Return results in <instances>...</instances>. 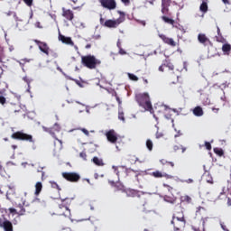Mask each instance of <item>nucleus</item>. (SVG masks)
Returning a JSON list of instances; mask_svg holds the SVG:
<instances>
[{
  "label": "nucleus",
  "mask_w": 231,
  "mask_h": 231,
  "mask_svg": "<svg viewBox=\"0 0 231 231\" xmlns=\"http://www.w3.org/2000/svg\"><path fill=\"white\" fill-rule=\"evenodd\" d=\"M135 98L140 107H143L144 111H149L152 115L154 114V109L152 108V103H151L149 93L137 94Z\"/></svg>",
  "instance_id": "f257e3e1"
},
{
  "label": "nucleus",
  "mask_w": 231,
  "mask_h": 231,
  "mask_svg": "<svg viewBox=\"0 0 231 231\" xmlns=\"http://www.w3.org/2000/svg\"><path fill=\"white\" fill-rule=\"evenodd\" d=\"M81 62L86 68H88V69H95L97 64H100V60H97L93 55L82 56Z\"/></svg>",
  "instance_id": "f03ea898"
},
{
  "label": "nucleus",
  "mask_w": 231,
  "mask_h": 231,
  "mask_svg": "<svg viewBox=\"0 0 231 231\" xmlns=\"http://www.w3.org/2000/svg\"><path fill=\"white\" fill-rule=\"evenodd\" d=\"M11 138L14 140H22L23 142H30L31 143H35L33 136H32V134H24L23 131L14 133L11 135Z\"/></svg>",
  "instance_id": "7ed1b4c3"
},
{
  "label": "nucleus",
  "mask_w": 231,
  "mask_h": 231,
  "mask_svg": "<svg viewBox=\"0 0 231 231\" xmlns=\"http://www.w3.org/2000/svg\"><path fill=\"white\" fill-rule=\"evenodd\" d=\"M42 129L45 133H50L51 136H52V138H54L55 140H58L60 142V145H62V141L59 140L57 138V135H55V133H60V125L56 123V124H54L53 127H51V128L42 126Z\"/></svg>",
  "instance_id": "20e7f679"
},
{
  "label": "nucleus",
  "mask_w": 231,
  "mask_h": 231,
  "mask_svg": "<svg viewBox=\"0 0 231 231\" xmlns=\"http://www.w3.org/2000/svg\"><path fill=\"white\" fill-rule=\"evenodd\" d=\"M124 21H125L124 16H121L116 20H106L103 26H106V28H118V26H120Z\"/></svg>",
  "instance_id": "39448f33"
},
{
  "label": "nucleus",
  "mask_w": 231,
  "mask_h": 231,
  "mask_svg": "<svg viewBox=\"0 0 231 231\" xmlns=\"http://www.w3.org/2000/svg\"><path fill=\"white\" fill-rule=\"evenodd\" d=\"M102 8L106 10H115L116 8V1L115 0H99Z\"/></svg>",
  "instance_id": "423d86ee"
},
{
  "label": "nucleus",
  "mask_w": 231,
  "mask_h": 231,
  "mask_svg": "<svg viewBox=\"0 0 231 231\" xmlns=\"http://www.w3.org/2000/svg\"><path fill=\"white\" fill-rule=\"evenodd\" d=\"M62 176L68 181H79L80 180V175L75 172H63Z\"/></svg>",
  "instance_id": "0eeeda50"
},
{
  "label": "nucleus",
  "mask_w": 231,
  "mask_h": 231,
  "mask_svg": "<svg viewBox=\"0 0 231 231\" xmlns=\"http://www.w3.org/2000/svg\"><path fill=\"white\" fill-rule=\"evenodd\" d=\"M106 136L110 143H116V141L118 140V134L115 130H109L106 132Z\"/></svg>",
  "instance_id": "6e6552de"
},
{
  "label": "nucleus",
  "mask_w": 231,
  "mask_h": 231,
  "mask_svg": "<svg viewBox=\"0 0 231 231\" xmlns=\"http://www.w3.org/2000/svg\"><path fill=\"white\" fill-rule=\"evenodd\" d=\"M34 42H36V44H38L39 50H41L42 51V53H45V55H49L50 48H48V44H46L42 42L37 41V40H35Z\"/></svg>",
  "instance_id": "1a4fd4ad"
},
{
  "label": "nucleus",
  "mask_w": 231,
  "mask_h": 231,
  "mask_svg": "<svg viewBox=\"0 0 231 231\" xmlns=\"http://www.w3.org/2000/svg\"><path fill=\"white\" fill-rule=\"evenodd\" d=\"M169 6H171V0H162V14L164 15L169 14Z\"/></svg>",
  "instance_id": "9d476101"
},
{
  "label": "nucleus",
  "mask_w": 231,
  "mask_h": 231,
  "mask_svg": "<svg viewBox=\"0 0 231 231\" xmlns=\"http://www.w3.org/2000/svg\"><path fill=\"white\" fill-rule=\"evenodd\" d=\"M160 39L165 42V44H169L170 46H176V42L172 38H168L165 34H159Z\"/></svg>",
  "instance_id": "9b49d317"
},
{
  "label": "nucleus",
  "mask_w": 231,
  "mask_h": 231,
  "mask_svg": "<svg viewBox=\"0 0 231 231\" xmlns=\"http://www.w3.org/2000/svg\"><path fill=\"white\" fill-rule=\"evenodd\" d=\"M62 12H63L62 13L63 17H66L68 21H73V17H74L73 11L68 10L63 7Z\"/></svg>",
  "instance_id": "f8f14e48"
},
{
  "label": "nucleus",
  "mask_w": 231,
  "mask_h": 231,
  "mask_svg": "<svg viewBox=\"0 0 231 231\" xmlns=\"http://www.w3.org/2000/svg\"><path fill=\"white\" fill-rule=\"evenodd\" d=\"M59 41H61V42H63V44H69V46H73V44H74L71 38L66 37L62 34L59 35Z\"/></svg>",
  "instance_id": "ddd939ff"
},
{
  "label": "nucleus",
  "mask_w": 231,
  "mask_h": 231,
  "mask_svg": "<svg viewBox=\"0 0 231 231\" xmlns=\"http://www.w3.org/2000/svg\"><path fill=\"white\" fill-rule=\"evenodd\" d=\"M162 107H164V111H167L168 113L173 111V113H176L177 116H180L181 115L182 108H170L169 106H167V105H162Z\"/></svg>",
  "instance_id": "4468645a"
},
{
  "label": "nucleus",
  "mask_w": 231,
  "mask_h": 231,
  "mask_svg": "<svg viewBox=\"0 0 231 231\" xmlns=\"http://www.w3.org/2000/svg\"><path fill=\"white\" fill-rule=\"evenodd\" d=\"M125 192L127 198H135V196H140L138 195V191L136 189H126Z\"/></svg>",
  "instance_id": "2eb2a0df"
},
{
  "label": "nucleus",
  "mask_w": 231,
  "mask_h": 231,
  "mask_svg": "<svg viewBox=\"0 0 231 231\" xmlns=\"http://www.w3.org/2000/svg\"><path fill=\"white\" fill-rule=\"evenodd\" d=\"M198 41H199V42H200V44H207V42H208V39L207 35H205L203 33H199L198 35Z\"/></svg>",
  "instance_id": "dca6fc26"
},
{
  "label": "nucleus",
  "mask_w": 231,
  "mask_h": 231,
  "mask_svg": "<svg viewBox=\"0 0 231 231\" xmlns=\"http://www.w3.org/2000/svg\"><path fill=\"white\" fill-rule=\"evenodd\" d=\"M222 51L224 53V55H230V51H231V45L228 43H225L222 46Z\"/></svg>",
  "instance_id": "f3484780"
},
{
  "label": "nucleus",
  "mask_w": 231,
  "mask_h": 231,
  "mask_svg": "<svg viewBox=\"0 0 231 231\" xmlns=\"http://www.w3.org/2000/svg\"><path fill=\"white\" fill-rule=\"evenodd\" d=\"M193 115L195 116H203V108H201V106H196L193 109Z\"/></svg>",
  "instance_id": "a211bd4d"
},
{
  "label": "nucleus",
  "mask_w": 231,
  "mask_h": 231,
  "mask_svg": "<svg viewBox=\"0 0 231 231\" xmlns=\"http://www.w3.org/2000/svg\"><path fill=\"white\" fill-rule=\"evenodd\" d=\"M92 162L95 165H97V167H104V161L98 157H94Z\"/></svg>",
  "instance_id": "6ab92c4d"
},
{
  "label": "nucleus",
  "mask_w": 231,
  "mask_h": 231,
  "mask_svg": "<svg viewBox=\"0 0 231 231\" xmlns=\"http://www.w3.org/2000/svg\"><path fill=\"white\" fill-rule=\"evenodd\" d=\"M42 190V182H37L35 184V196H39L41 194V191Z\"/></svg>",
  "instance_id": "aec40b11"
},
{
  "label": "nucleus",
  "mask_w": 231,
  "mask_h": 231,
  "mask_svg": "<svg viewBox=\"0 0 231 231\" xmlns=\"http://www.w3.org/2000/svg\"><path fill=\"white\" fill-rule=\"evenodd\" d=\"M163 199L166 201V203H171V205L176 203V197L164 196Z\"/></svg>",
  "instance_id": "412c9836"
},
{
  "label": "nucleus",
  "mask_w": 231,
  "mask_h": 231,
  "mask_svg": "<svg viewBox=\"0 0 231 231\" xmlns=\"http://www.w3.org/2000/svg\"><path fill=\"white\" fill-rule=\"evenodd\" d=\"M200 12H203V14H207L208 12V5L207 2L203 1L199 7Z\"/></svg>",
  "instance_id": "4be33fe9"
},
{
  "label": "nucleus",
  "mask_w": 231,
  "mask_h": 231,
  "mask_svg": "<svg viewBox=\"0 0 231 231\" xmlns=\"http://www.w3.org/2000/svg\"><path fill=\"white\" fill-rule=\"evenodd\" d=\"M115 188H116V190H120L121 192H125V189H126L125 187H124L123 184L120 182H116Z\"/></svg>",
  "instance_id": "5701e85b"
},
{
  "label": "nucleus",
  "mask_w": 231,
  "mask_h": 231,
  "mask_svg": "<svg viewBox=\"0 0 231 231\" xmlns=\"http://www.w3.org/2000/svg\"><path fill=\"white\" fill-rule=\"evenodd\" d=\"M151 176H153V178H163V173H162V171H156L151 173Z\"/></svg>",
  "instance_id": "b1692460"
},
{
  "label": "nucleus",
  "mask_w": 231,
  "mask_h": 231,
  "mask_svg": "<svg viewBox=\"0 0 231 231\" xmlns=\"http://www.w3.org/2000/svg\"><path fill=\"white\" fill-rule=\"evenodd\" d=\"M174 219H177L180 223H182V225L185 226V218L183 217V216L177 217H173V220H171V225H174Z\"/></svg>",
  "instance_id": "393cba45"
},
{
  "label": "nucleus",
  "mask_w": 231,
  "mask_h": 231,
  "mask_svg": "<svg viewBox=\"0 0 231 231\" xmlns=\"http://www.w3.org/2000/svg\"><path fill=\"white\" fill-rule=\"evenodd\" d=\"M162 21H164V23H167V24H174V20L167 17V16H162Z\"/></svg>",
  "instance_id": "a878e982"
},
{
  "label": "nucleus",
  "mask_w": 231,
  "mask_h": 231,
  "mask_svg": "<svg viewBox=\"0 0 231 231\" xmlns=\"http://www.w3.org/2000/svg\"><path fill=\"white\" fill-rule=\"evenodd\" d=\"M127 76H128V79H130L134 82H138V78L136 75H134L133 73H127Z\"/></svg>",
  "instance_id": "bb28decb"
},
{
  "label": "nucleus",
  "mask_w": 231,
  "mask_h": 231,
  "mask_svg": "<svg viewBox=\"0 0 231 231\" xmlns=\"http://www.w3.org/2000/svg\"><path fill=\"white\" fill-rule=\"evenodd\" d=\"M118 118L119 120H122V122H125V117H124V110H122V108H119Z\"/></svg>",
  "instance_id": "cd10ccee"
},
{
  "label": "nucleus",
  "mask_w": 231,
  "mask_h": 231,
  "mask_svg": "<svg viewBox=\"0 0 231 231\" xmlns=\"http://www.w3.org/2000/svg\"><path fill=\"white\" fill-rule=\"evenodd\" d=\"M180 201H186L187 203H190V201H192V199L189 195H186L180 198Z\"/></svg>",
  "instance_id": "c85d7f7f"
},
{
  "label": "nucleus",
  "mask_w": 231,
  "mask_h": 231,
  "mask_svg": "<svg viewBox=\"0 0 231 231\" xmlns=\"http://www.w3.org/2000/svg\"><path fill=\"white\" fill-rule=\"evenodd\" d=\"M146 147L149 151H152V141H151L150 139H148L146 141Z\"/></svg>",
  "instance_id": "c756f323"
},
{
  "label": "nucleus",
  "mask_w": 231,
  "mask_h": 231,
  "mask_svg": "<svg viewBox=\"0 0 231 231\" xmlns=\"http://www.w3.org/2000/svg\"><path fill=\"white\" fill-rule=\"evenodd\" d=\"M52 189H58L59 190H60V187H59V184H57V182L55 181H50Z\"/></svg>",
  "instance_id": "7c9ffc66"
},
{
  "label": "nucleus",
  "mask_w": 231,
  "mask_h": 231,
  "mask_svg": "<svg viewBox=\"0 0 231 231\" xmlns=\"http://www.w3.org/2000/svg\"><path fill=\"white\" fill-rule=\"evenodd\" d=\"M214 152H216V154H218V156H223V150H219L217 148H215Z\"/></svg>",
  "instance_id": "2f4dec72"
},
{
  "label": "nucleus",
  "mask_w": 231,
  "mask_h": 231,
  "mask_svg": "<svg viewBox=\"0 0 231 231\" xmlns=\"http://www.w3.org/2000/svg\"><path fill=\"white\" fill-rule=\"evenodd\" d=\"M207 183H214L213 180H212V176H210L209 173H208V178L206 179Z\"/></svg>",
  "instance_id": "473e14b6"
},
{
  "label": "nucleus",
  "mask_w": 231,
  "mask_h": 231,
  "mask_svg": "<svg viewBox=\"0 0 231 231\" xmlns=\"http://www.w3.org/2000/svg\"><path fill=\"white\" fill-rule=\"evenodd\" d=\"M79 131H81L86 136H89V131L86 128H79Z\"/></svg>",
  "instance_id": "72a5a7b5"
},
{
  "label": "nucleus",
  "mask_w": 231,
  "mask_h": 231,
  "mask_svg": "<svg viewBox=\"0 0 231 231\" xmlns=\"http://www.w3.org/2000/svg\"><path fill=\"white\" fill-rule=\"evenodd\" d=\"M23 80L24 82H26L28 88H30V84H31L32 80H30V79H28V77H26V76L23 78Z\"/></svg>",
  "instance_id": "f704fd0d"
},
{
  "label": "nucleus",
  "mask_w": 231,
  "mask_h": 231,
  "mask_svg": "<svg viewBox=\"0 0 231 231\" xmlns=\"http://www.w3.org/2000/svg\"><path fill=\"white\" fill-rule=\"evenodd\" d=\"M116 100L119 105V109H122V99L118 96L116 97Z\"/></svg>",
  "instance_id": "c9c22d12"
},
{
  "label": "nucleus",
  "mask_w": 231,
  "mask_h": 231,
  "mask_svg": "<svg viewBox=\"0 0 231 231\" xmlns=\"http://www.w3.org/2000/svg\"><path fill=\"white\" fill-rule=\"evenodd\" d=\"M23 3H25L27 6H32V5H33V0H23Z\"/></svg>",
  "instance_id": "e433bc0d"
},
{
  "label": "nucleus",
  "mask_w": 231,
  "mask_h": 231,
  "mask_svg": "<svg viewBox=\"0 0 231 231\" xmlns=\"http://www.w3.org/2000/svg\"><path fill=\"white\" fill-rule=\"evenodd\" d=\"M219 223H220V226H221L222 230L230 231V230H228V228H226V226H225V223H223L222 221H220Z\"/></svg>",
  "instance_id": "4c0bfd02"
},
{
  "label": "nucleus",
  "mask_w": 231,
  "mask_h": 231,
  "mask_svg": "<svg viewBox=\"0 0 231 231\" xmlns=\"http://www.w3.org/2000/svg\"><path fill=\"white\" fill-rule=\"evenodd\" d=\"M79 156H80V158H82V160H87V158H88V155L85 153V152H81L80 153H79Z\"/></svg>",
  "instance_id": "58836bf2"
},
{
  "label": "nucleus",
  "mask_w": 231,
  "mask_h": 231,
  "mask_svg": "<svg viewBox=\"0 0 231 231\" xmlns=\"http://www.w3.org/2000/svg\"><path fill=\"white\" fill-rule=\"evenodd\" d=\"M205 147L208 151H210V149H212V145L208 142H205Z\"/></svg>",
  "instance_id": "ea45409f"
},
{
  "label": "nucleus",
  "mask_w": 231,
  "mask_h": 231,
  "mask_svg": "<svg viewBox=\"0 0 231 231\" xmlns=\"http://www.w3.org/2000/svg\"><path fill=\"white\" fill-rule=\"evenodd\" d=\"M112 169H114L116 176H120V171H118V166H112Z\"/></svg>",
  "instance_id": "a19ab883"
},
{
  "label": "nucleus",
  "mask_w": 231,
  "mask_h": 231,
  "mask_svg": "<svg viewBox=\"0 0 231 231\" xmlns=\"http://www.w3.org/2000/svg\"><path fill=\"white\" fill-rule=\"evenodd\" d=\"M204 106H210V99L208 97H206V99L203 101Z\"/></svg>",
  "instance_id": "79ce46f5"
},
{
  "label": "nucleus",
  "mask_w": 231,
  "mask_h": 231,
  "mask_svg": "<svg viewBox=\"0 0 231 231\" xmlns=\"http://www.w3.org/2000/svg\"><path fill=\"white\" fill-rule=\"evenodd\" d=\"M6 103V98L3 96H0V104L5 105Z\"/></svg>",
  "instance_id": "37998d69"
},
{
  "label": "nucleus",
  "mask_w": 231,
  "mask_h": 231,
  "mask_svg": "<svg viewBox=\"0 0 231 231\" xmlns=\"http://www.w3.org/2000/svg\"><path fill=\"white\" fill-rule=\"evenodd\" d=\"M169 113H171V112L166 111V114L164 115V117L166 118V120H171V116Z\"/></svg>",
  "instance_id": "c03bdc74"
},
{
  "label": "nucleus",
  "mask_w": 231,
  "mask_h": 231,
  "mask_svg": "<svg viewBox=\"0 0 231 231\" xmlns=\"http://www.w3.org/2000/svg\"><path fill=\"white\" fill-rule=\"evenodd\" d=\"M34 26H35V28L42 29V25L41 24V22H36V23H34Z\"/></svg>",
  "instance_id": "a18cd8bd"
},
{
  "label": "nucleus",
  "mask_w": 231,
  "mask_h": 231,
  "mask_svg": "<svg viewBox=\"0 0 231 231\" xmlns=\"http://www.w3.org/2000/svg\"><path fill=\"white\" fill-rule=\"evenodd\" d=\"M119 54H120V55H126L127 52H126L124 49L120 48V49H119Z\"/></svg>",
  "instance_id": "49530a36"
},
{
  "label": "nucleus",
  "mask_w": 231,
  "mask_h": 231,
  "mask_svg": "<svg viewBox=\"0 0 231 231\" xmlns=\"http://www.w3.org/2000/svg\"><path fill=\"white\" fill-rule=\"evenodd\" d=\"M201 210H205V208H203V207L197 208L196 214H199V212H201Z\"/></svg>",
  "instance_id": "de8ad7c7"
},
{
  "label": "nucleus",
  "mask_w": 231,
  "mask_h": 231,
  "mask_svg": "<svg viewBox=\"0 0 231 231\" xmlns=\"http://www.w3.org/2000/svg\"><path fill=\"white\" fill-rule=\"evenodd\" d=\"M163 178H167V180H172V175L163 173Z\"/></svg>",
  "instance_id": "09e8293b"
},
{
  "label": "nucleus",
  "mask_w": 231,
  "mask_h": 231,
  "mask_svg": "<svg viewBox=\"0 0 231 231\" xmlns=\"http://www.w3.org/2000/svg\"><path fill=\"white\" fill-rule=\"evenodd\" d=\"M139 24H142L143 26H145L146 23L143 20H136Z\"/></svg>",
  "instance_id": "8fccbe9b"
},
{
  "label": "nucleus",
  "mask_w": 231,
  "mask_h": 231,
  "mask_svg": "<svg viewBox=\"0 0 231 231\" xmlns=\"http://www.w3.org/2000/svg\"><path fill=\"white\" fill-rule=\"evenodd\" d=\"M167 68L172 71V69H174V65H172V63H168Z\"/></svg>",
  "instance_id": "3c124183"
},
{
  "label": "nucleus",
  "mask_w": 231,
  "mask_h": 231,
  "mask_svg": "<svg viewBox=\"0 0 231 231\" xmlns=\"http://www.w3.org/2000/svg\"><path fill=\"white\" fill-rule=\"evenodd\" d=\"M16 62H18V64H20L23 71H24V63L21 62L20 60H16Z\"/></svg>",
  "instance_id": "603ef678"
},
{
  "label": "nucleus",
  "mask_w": 231,
  "mask_h": 231,
  "mask_svg": "<svg viewBox=\"0 0 231 231\" xmlns=\"http://www.w3.org/2000/svg\"><path fill=\"white\" fill-rule=\"evenodd\" d=\"M0 212H1V214H8V209H6V208H0Z\"/></svg>",
  "instance_id": "864d4df0"
},
{
  "label": "nucleus",
  "mask_w": 231,
  "mask_h": 231,
  "mask_svg": "<svg viewBox=\"0 0 231 231\" xmlns=\"http://www.w3.org/2000/svg\"><path fill=\"white\" fill-rule=\"evenodd\" d=\"M183 134H181V131H178L177 134H175V138H178L181 136Z\"/></svg>",
  "instance_id": "5fc2aeb1"
},
{
  "label": "nucleus",
  "mask_w": 231,
  "mask_h": 231,
  "mask_svg": "<svg viewBox=\"0 0 231 231\" xmlns=\"http://www.w3.org/2000/svg\"><path fill=\"white\" fill-rule=\"evenodd\" d=\"M8 210H9L10 214H14V212H16L15 208H10Z\"/></svg>",
  "instance_id": "6e6d98bb"
},
{
  "label": "nucleus",
  "mask_w": 231,
  "mask_h": 231,
  "mask_svg": "<svg viewBox=\"0 0 231 231\" xmlns=\"http://www.w3.org/2000/svg\"><path fill=\"white\" fill-rule=\"evenodd\" d=\"M14 18L16 21V23H17V21H23V20H20L19 17H17V14H15V13H14Z\"/></svg>",
  "instance_id": "4d7b16f0"
},
{
  "label": "nucleus",
  "mask_w": 231,
  "mask_h": 231,
  "mask_svg": "<svg viewBox=\"0 0 231 231\" xmlns=\"http://www.w3.org/2000/svg\"><path fill=\"white\" fill-rule=\"evenodd\" d=\"M220 100H222V102H226V96L223 95V96L220 97Z\"/></svg>",
  "instance_id": "13d9d810"
},
{
  "label": "nucleus",
  "mask_w": 231,
  "mask_h": 231,
  "mask_svg": "<svg viewBox=\"0 0 231 231\" xmlns=\"http://www.w3.org/2000/svg\"><path fill=\"white\" fill-rule=\"evenodd\" d=\"M109 183L111 184L112 187H116V182L115 180H109Z\"/></svg>",
  "instance_id": "bf43d9fd"
},
{
  "label": "nucleus",
  "mask_w": 231,
  "mask_h": 231,
  "mask_svg": "<svg viewBox=\"0 0 231 231\" xmlns=\"http://www.w3.org/2000/svg\"><path fill=\"white\" fill-rule=\"evenodd\" d=\"M187 66H188L187 61H184L183 68H184L185 71H188Z\"/></svg>",
  "instance_id": "052dcab7"
},
{
  "label": "nucleus",
  "mask_w": 231,
  "mask_h": 231,
  "mask_svg": "<svg viewBox=\"0 0 231 231\" xmlns=\"http://www.w3.org/2000/svg\"><path fill=\"white\" fill-rule=\"evenodd\" d=\"M186 183H193L194 182V180L192 179H188L187 180H185Z\"/></svg>",
  "instance_id": "680f3d73"
},
{
  "label": "nucleus",
  "mask_w": 231,
  "mask_h": 231,
  "mask_svg": "<svg viewBox=\"0 0 231 231\" xmlns=\"http://www.w3.org/2000/svg\"><path fill=\"white\" fill-rule=\"evenodd\" d=\"M160 162L162 164V165H165V163H169L167 161H165L164 159L161 160Z\"/></svg>",
  "instance_id": "e2e57ef3"
},
{
  "label": "nucleus",
  "mask_w": 231,
  "mask_h": 231,
  "mask_svg": "<svg viewBox=\"0 0 231 231\" xmlns=\"http://www.w3.org/2000/svg\"><path fill=\"white\" fill-rule=\"evenodd\" d=\"M124 5H129L130 1L129 0H121Z\"/></svg>",
  "instance_id": "0e129e2a"
},
{
  "label": "nucleus",
  "mask_w": 231,
  "mask_h": 231,
  "mask_svg": "<svg viewBox=\"0 0 231 231\" xmlns=\"http://www.w3.org/2000/svg\"><path fill=\"white\" fill-rule=\"evenodd\" d=\"M173 150L176 152V151H180V146L178 145H174L173 146Z\"/></svg>",
  "instance_id": "69168bd1"
},
{
  "label": "nucleus",
  "mask_w": 231,
  "mask_h": 231,
  "mask_svg": "<svg viewBox=\"0 0 231 231\" xmlns=\"http://www.w3.org/2000/svg\"><path fill=\"white\" fill-rule=\"evenodd\" d=\"M14 14H15L14 12L9 11L8 13H6V15L10 16V15H14Z\"/></svg>",
  "instance_id": "338daca9"
},
{
  "label": "nucleus",
  "mask_w": 231,
  "mask_h": 231,
  "mask_svg": "<svg viewBox=\"0 0 231 231\" xmlns=\"http://www.w3.org/2000/svg\"><path fill=\"white\" fill-rule=\"evenodd\" d=\"M227 205H228V207H231V199H227Z\"/></svg>",
  "instance_id": "774afa93"
}]
</instances>
